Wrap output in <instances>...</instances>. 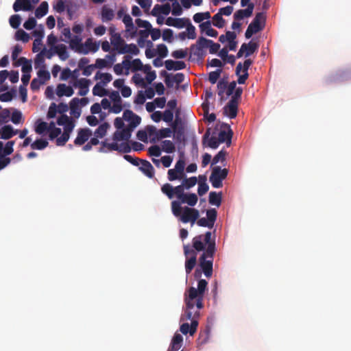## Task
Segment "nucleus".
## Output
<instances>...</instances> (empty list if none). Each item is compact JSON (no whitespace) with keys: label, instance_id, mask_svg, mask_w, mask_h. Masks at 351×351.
<instances>
[{"label":"nucleus","instance_id":"obj_1","mask_svg":"<svg viewBox=\"0 0 351 351\" xmlns=\"http://www.w3.org/2000/svg\"><path fill=\"white\" fill-rule=\"evenodd\" d=\"M192 243L197 252H203L199 258V267L204 276L210 278L213 275V259L216 252L215 239H212V232L208 231L204 234L195 236Z\"/></svg>","mask_w":351,"mask_h":351},{"label":"nucleus","instance_id":"obj_2","mask_svg":"<svg viewBox=\"0 0 351 351\" xmlns=\"http://www.w3.org/2000/svg\"><path fill=\"white\" fill-rule=\"evenodd\" d=\"M171 210L174 216L180 217L183 223L191 222L194 224L199 216V211L195 208L185 206L182 208L178 201L171 202Z\"/></svg>","mask_w":351,"mask_h":351},{"label":"nucleus","instance_id":"obj_3","mask_svg":"<svg viewBox=\"0 0 351 351\" xmlns=\"http://www.w3.org/2000/svg\"><path fill=\"white\" fill-rule=\"evenodd\" d=\"M265 22L266 14L264 12L257 13L245 31V38L249 39L253 36V34L262 31L265 28Z\"/></svg>","mask_w":351,"mask_h":351},{"label":"nucleus","instance_id":"obj_4","mask_svg":"<svg viewBox=\"0 0 351 351\" xmlns=\"http://www.w3.org/2000/svg\"><path fill=\"white\" fill-rule=\"evenodd\" d=\"M203 308L202 299L198 298L195 303H186V308L182 319L197 320L199 317V310Z\"/></svg>","mask_w":351,"mask_h":351},{"label":"nucleus","instance_id":"obj_5","mask_svg":"<svg viewBox=\"0 0 351 351\" xmlns=\"http://www.w3.org/2000/svg\"><path fill=\"white\" fill-rule=\"evenodd\" d=\"M228 174L227 169H221L219 166L214 167L209 179L212 186L216 189L222 187V181L226 178Z\"/></svg>","mask_w":351,"mask_h":351},{"label":"nucleus","instance_id":"obj_6","mask_svg":"<svg viewBox=\"0 0 351 351\" xmlns=\"http://www.w3.org/2000/svg\"><path fill=\"white\" fill-rule=\"evenodd\" d=\"M184 254L186 258L185 261V271L186 274H189L195 267L197 263V251L190 248L187 245H184Z\"/></svg>","mask_w":351,"mask_h":351},{"label":"nucleus","instance_id":"obj_7","mask_svg":"<svg viewBox=\"0 0 351 351\" xmlns=\"http://www.w3.org/2000/svg\"><path fill=\"white\" fill-rule=\"evenodd\" d=\"M252 64V60L246 59L243 64L239 62L236 66L235 73L238 75L237 82L239 84H243L249 77L248 69Z\"/></svg>","mask_w":351,"mask_h":351},{"label":"nucleus","instance_id":"obj_8","mask_svg":"<svg viewBox=\"0 0 351 351\" xmlns=\"http://www.w3.org/2000/svg\"><path fill=\"white\" fill-rule=\"evenodd\" d=\"M184 189L185 187L182 184L173 187L171 184L166 183L161 187V191L170 199H173L175 196L176 197H181L184 193Z\"/></svg>","mask_w":351,"mask_h":351},{"label":"nucleus","instance_id":"obj_9","mask_svg":"<svg viewBox=\"0 0 351 351\" xmlns=\"http://www.w3.org/2000/svg\"><path fill=\"white\" fill-rule=\"evenodd\" d=\"M241 5L242 7L247 6V8L240 9L234 12L233 16L235 21H241L252 15L254 8V4L252 1H241Z\"/></svg>","mask_w":351,"mask_h":351},{"label":"nucleus","instance_id":"obj_10","mask_svg":"<svg viewBox=\"0 0 351 351\" xmlns=\"http://www.w3.org/2000/svg\"><path fill=\"white\" fill-rule=\"evenodd\" d=\"M258 48V44L257 43L250 41L248 43H243L241 45L240 49L239 50L237 58H240L243 55L245 57H248L253 54Z\"/></svg>","mask_w":351,"mask_h":351},{"label":"nucleus","instance_id":"obj_11","mask_svg":"<svg viewBox=\"0 0 351 351\" xmlns=\"http://www.w3.org/2000/svg\"><path fill=\"white\" fill-rule=\"evenodd\" d=\"M109 97L113 103L111 108L112 112L118 114L122 111L124 106H126V105H122V99L118 91L113 90L111 92L109 95Z\"/></svg>","mask_w":351,"mask_h":351},{"label":"nucleus","instance_id":"obj_12","mask_svg":"<svg viewBox=\"0 0 351 351\" xmlns=\"http://www.w3.org/2000/svg\"><path fill=\"white\" fill-rule=\"evenodd\" d=\"M71 3L72 1H57L56 4L53 5V8L56 11L59 13L66 10L68 15L71 18L76 10L75 6H73Z\"/></svg>","mask_w":351,"mask_h":351},{"label":"nucleus","instance_id":"obj_13","mask_svg":"<svg viewBox=\"0 0 351 351\" xmlns=\"http://www.w3.org/2000/svg\"><path fill=\"white\" fill-rule=\"evenodd\" d=\"M123 118L127 121H129V125L128 128H131V130H133L134 128L137 127L141 121V119L139 116L134 114L132 110H125L123 114Z\"/></svg>","mask_w":351,"mask_h":351},{"label":"nucleus","instance_id":"obj_14","mask_svg":"<svg viewBox=\"0 0 351 351\" xmlns=\"http://www.w3.org/2000/svg\"><path fill=\"white\" fill-rule=\"evenodd\" d=\"M92 136V131L89 128H81L77 132V135L74 141V144L77 146L84 145Z\"/></svg>","mask_w":351,"mask_h":351},{"label":"nucleus","instance_id":"obj_15","mask_svg":"<svg viewBox=\"0 0 351 351\" xmlns=\"http://www.w3.org/2000/svg\"><path fill=\"white\" fill-rule=\"evenodd\" d=\"M39 1H14L13 9L15 12L19 11H32L34 8V5Z\"/></svg>","mask_w":351,"mask_h":351},{"label":"nucleus","instance_id":"obj_16","mask_svg":"<svg viewBox=\"0 0 351 351\" xmlns=\"http://www.w3.org/2000/svg\"><path fill=\"white\" fill-rule=\"evenodd\" d=\"M119 54H132V55H138L140 52L139 49L135 44H127L125 42L123 43V45L120 48H119L117 51Z\"/></svg>","mask_w":351,"mask_h":351},{"label":"nucleus","instance_id":"obj_17","mask_svg":"<svg viewBox=\"0 0 351 351\" xmlns=\"http://www.w3.org/2000/svg\"><path fill=\"white\" fill-rule=\"evenodd\" d=\"M69 47L79 53L87 54V51L83 50L84 45L82 43V38L79 36H74L70 39Z\"/></svg>","mask_w":351,"mask_h":351},{"label":"nucleus","instance_id":"obj_18","mask_svg":"<svg viewBox=\"0 0 351 351\" xmlns=\"http://www.w3.org/2000/svg\"><path fill=\"white\" fill-rule=\"evenodd\" d=\"M132 131L131 128L128 127L121 130H117L113 134L112 139L114 141H128L131 137Z\"/></svg>","mask_w":351,"mask_h":351},{"label":"nucleus","instance_id":"obj_19","mask_svg":"<svg viewBox=\"0 0 351 351\" xmlns=\"http://www.w3.org/2000/svg\"><path fill=\"white\" fill-rule=\"evenodd\" d=\"M110 32L111 34L110 43L112 45V50L117 51L125 41L119 34L114 33V29L112 27L110 28Z\"/></svg>","mask_w":351,"mask_h":351},{"label":"nucleus","instance_id":"obj_20","mask_svg":"<svg viewBox=\"0 0 351 351\" xmlns=\"http://www.w3.org/2000/svg\"><path fill=\"white\" fill-rule=\"evenodd\" d=\"M198 326V321L193 320L191 321V325L189 323H184L180 326V330L184 334L186 335L189 333L190 335H193L196 331Z\"/></svg>","mask_w":351,"mask_h":351},{"label":"nucleus","instance_id":"obj_21","mask_svg":"<svg viewBox=\"0 0 351 351\" xmlns=\"http://www.w3.org/2000/svg\"><path fill=\"white\" fill-rule=\"evenodd\" d=\"M171 12V5L169 3L164 5L156 4L151 12V14L154 16H158L160 14L168 15Z\"/></svg>","mask_w":351,"mask_h":351},{"label":"nucleus","instance_id":"obj_22","mask_svg":"<svg viewBox=\"0 0 351 351\" xmlns=\"http://www.w3.org/2000/svg\"><path fill=\"white\" fill-rule=\"evenodd\" d=\"M139 170L149 178H153L154 176V168L152 164L146 160L141 161Z\"/></svg>","mask_w":351,"mask_h":351},{"label":"nucleus","instance_id":"obj_23","mask_svg":"<svg viewBox=\"0 0 351 351\" xmlns=\"http://www.w3.org/2000/svg\"><path fill=\"white\" fill-rule=\"evenodd\" d=\"M238 105L233 101H229L226 106L223 108L224 114L230 119H234L237 115Z\"/></svg>","mask_w":351,"mask_h":351},{"label":"nucleus","instance_id":"obj_24","mask_svg":"<svg viewBox=\"0 0 351 351\" xmlns=\"http://www.w3.org/2000/svg\"><path fill=\"white\" fill-rule=\"evenodd\" d=\"M32 35L35 37V40L33 43V51L36 52V43L42 41V39L45 35L44 27L43 25H38L32 32Z\"/></svg>","mask_w":351,"mask_h":351},{"label":"nucleus","instance_id":"obj_25","mask_svg":"<svg viewBox=\"0 0 351 351\" xmlns=\"http://www.w3.org/2000/svg\"><path fill=\"white\" fill-rule=\"evenodd\" d=\"M183 343V337L179 333H175L167 351H178Z\"/></svg>","mask_w":351,"mask_h":351},{"label":"nucleus","instance_id":"obj_26","mask_svg":"<svg viewBox=\"0 0 351 351\" xmlns=\"http://www.w3.org/2000/svg\"><path fill=\"white\" fill-rule=\"evenodd\" d=\"M199 27L202 32H204L206 36L210 37H217L218 35V32L217 30L213 29L211 27L210 21H207L206 22H203L199 25Z\"/></svg>","mask_w":351,"mask_h":351},{"label":"nucleus","instance_id":"obj_27","mask_svg":"<svg viewBox=\"0 0 351 351\" xmlns=\"http://www.w3.org/2000/svg\"><path fill=\"white\" fill-rule=\"evenodd\" d=\"M74 91L71 86H66L64 84H60L56 88V94L58 97L62 96L71 97L73 95Z\"/></svg>","mask_w":351,"mask_h":351},{"label":"nucleus","instance_id":"obj_28","mask_svg":"<svg viewBox=\"0 0 351 351\" xmlns=\"http://www.w3.org/2000/svg\"><path fill=\"white\" fill-rule=\"evenodd\" d=\"M165 67L167 70H181L186 68V64L183 61H173L172 60H167L165 62Z\"/></svg>","mask_w":351,"mask_h":351},{"label":"nucleus","instance_id":"obj_29","mask_svg":"<svg viewBox=\"0 0 351 351\" xmlns=\"http://www.w3.org/2000/svg\"><path fill=\"white\" fill-rule=\"evenodd\" d=\"M210 136V129H208L203 136V143H206V140L208 138L207 146L212 149H217L220 143L218 138L215 136Z\"/></svg>","mask_w":351,"mask_h":351},{"label":"nucleus","instance_id":"obj_30","mask_svg":"<svg viewBox=\"0 0 351 351\" xmlns=\"http://www.w3.org/2000/svg\"><path fill=\"white\" fill-rule=\"evenodd\" d=\"M19 133L18 130H14L12 125H5L1 128V138L5 140L11 138Z\"/></svg>","mask_w":351,"mask_h":351},{"label":"nucleus","instance_id":"obj_31","mask_svg":"<svg viewBox=\"0 0 351 351\" xmlns=\"http://www.w3.org/2000/svg\"><path fill=\"white\" fill-rule=\"evenodd\" d=\"M88 85L89 80L86 78H81L74 84L75 86H78L80 88L78 94L81 96H84L88 93Z\"/></svg>","mask_w":351,"mask_h":351},{"label":"nucleus","instance_id":"obj_32","mask_svg":"<svg viewBox=\"0 0 351 351\" xmlns=\"http://www.w3.org/2000/svg\"><path fill=\"white\" fill-rule=\"evenodd\" d=\"M187 19L180 18L169 17L166 20V24L169 26H173L177 28H183L186 25Z\"/></svg>","mask_w":351,"mask_h":351},{"label":"nucleus","instance_id":"obj_33","mask_svg":"<svg viewBox=\"0 0 351 351\" xmlns=\"http://www.w3.org/2000/svg\"><path fill=\"white\" fill-rule=\"evenodd\" d=\"M232 134L233 133L230 129H229L228 131L221 130L218 134V139L220 143H226L227 145L230 146Z\"/></svg>","mask_w":351,"mask_h":351},{"label":"nucleus","instance_id":"obj_34","mask_svg":"<svg viewBox=\"0 0 351 351\" xmlns=\"http://www.w3.org/2000/svg\"><path fill=\"white\" fill-rule=\"evenodd\" d=\"M71 114L78 118L81 114V110L79 107V98L75 97L70 101Z\"/></svg>","mask_w":351,"mask_h":351},{"label":"nucleus","instance_id":"obj_35","mask_svg":"<svg viewBox=\"0 0 351 351\" xmlns=\"http://www.w3.org/2000/svg\"><path fill=\"white\" fill-rule=\"evenodd\" d=\"M114 16V10L104 5L101 9V20L103 22L112 21Z\"/></svg>","mask_w":351,"mask_h":351},{"label":"nucleus","instance_id":"obj_36","mask_svg":"<svg viewBox=\"0 0 351 351\" xmlns=\"http://www.w3.org/2000/svg\"><path fill=\"white\" fill-rule=\"evenodd\" d=\"M188 296L185 298V303H195L199 297V293L195 287H190Z\"/></svg>","mask_w":351,"mask_h":351},{"label":"nucleus","instance_id":"obj_37","mask_svg":"<svg viewBox=\"0 0 351 351\" xmlns=\"http://www.w3.org/2000/svg\"><path fill=\"white\" fill-rule=\"evenodd\" d=\"M199 180L197 193L199 196H202L207 193L209 189V186L206 182V178L205 176H199Z\"/></svg>","mask_w":351,"mask_h":351},{"label":"nucleus","instance_id":"obj_38","mask_svg":"<svg viewBox=\"0 0 351 351\" xmlns=\"http://www.w3.org/2000/svg\"><path fill=\"white\" fill-rule=\"evenodd\" d=\"M55 51L62 60H66L69 58V53L66 47L63 44L58 45L55 47Z\"/></svg>","mask_w":351,"mask_h":351},{"label":"nucleus","instance_id":"obj_39","mask_svg":"<svg viewBox=\"0 0 351 351\" xmlns=\"http://www.w3.org/2000/svg\"><path fill=\"white\" fill-rule=\"evenodd\" d=\"M83 50L87 51V54L90 52H96L99 49V45L96 42H93L91 38H88L84 44H83Z\"/></svg>","mask_w":351,"mask_h":351},{"label":"nucleus","instance_id":"obj_40","mask_svg":"<svg viewBox=\"0 0 351 351\" xmlns=\"http://www.w3.org/2000/svg\"><path fill=\"white\" fill-rule=\"evenodd\" d=\"M208 201L210 204L219 207L221 203V193H217L215 191L210 192L209 193Z\"/></svg>","mask_w":351,"mask_h":351},{"label":"nucleus","instance_id":"obj_41","mask_svg":"<svg viewBox=\"0 0 351 351\" xmlns=\"http://www.w3.org/2000/svg\"><path fill=\"white\" fill-rule=\"evenodd\" d=\"M48 12V4L47 1H43L42 3L36 9L35 16L40 19L47 14Z\"/></svg>","mask_w":351,"mask_h":351},{"label":"nucleus","instance_id":"obj_42","mask_svg":"<svg viewBox=\"0 0 351 351\" xmlns=\"http://www.w3.org/2000/svg\"><path fill=\"white\" fill-rule=\"evenodd\" d=\"M102 147L99 149L100 152H107L109 151H117L118 149V143L116 142L114 143H107L106 141H103L101 143Z\"/></svg>","mask_w":351,"mask_h":351},{"label":"nucleus","instance_id":"obj_43","mask_svg":"<svg viewBox=\"0 0 351 351\" xmlns=\"http://www.w3.org/2000/svg\"><path fill=\"white\" fill-rule=\"evenodd\" d=\"M181 122L180 119L176 116L175 121L172 123V129L175 132L177 139H180L182 136L184 135V129L183 128H178V125Z\"/></svg>","mask_w":351,"mask_h":351},{"label":"nucleus","instance_id":"obj_44","mask_svg":"<svg viewBox=\"0 0 351 351\" xmlns=\"http://www.w3.org/2000/svg\"><path fill=\"white\" fill-rule=\"evenodd\" d=\"M109 127L110 125L106 122L101 124L95 131V136L97 138H103L106 136Z\"/></svg>","mask_w":351,"mask_h":351},{"label":"nucleus","instance_id":"obj_45","mask_svg":"<svg viewBox=\"0 0 351 351\" xmlns=\"http://www.w3.org/2000/svg\"><path fill=\"white\" fill-rule=\"evenodd\" d=\"M162 149L166 153L171 154L176 151V146L171 141L165 140L162 142Z\"/></svg>","mask_w":351,"mask_h":351},{"label":"nucleus","instance_id":"obj_46","mask_svg":"<svg viewBox=\"0 0 351 351\" xmlns=\"http://www.w3.org/2000/svg\"><path fill=\"white\" fill-rule=\"evenodd\" d=\"M49 145V143L47 140L45 139H37L34 143L31 144V148L32 149H38L42 150L47 147Z\"/></svg>","mask_w":351,"mask_h":351},{"label":"nucleus","instance_id":"obj_47","mask_svg":"<svg viewBox=\"0 0 351 351\" xmlns=\"http://www.w3.org/2000/svg\"><path fill=\"white\" fill-rule=\"evenodd\" d=\"M210 330L208 328L205 329L203 331H200L199 337L197 339V344L202 346L207 343L209 339Z\"/></svg>","mask_w":351,"mask_h":351},{"label":"nucleus","instance_id":"obj_48","mask_svg":"<svg viewBox=\"0 0 351 351\" xmlns=\"http://www.w3.org/2000/svg\"><path fill=\"white\" fill-rule=\"evenodd\" d=\"M236 38L237 34L234 32L227 31L226 35L222 34L219 36V41L224 43L226 41L230 42V40H235Z\"/></svg>","mask_w":351,"mask_h":351},{"label":"nucleus","instance_id":"obj_49","mask_svg":"<svg viewBox=\"0 0 351 351\" xmlns=\"http://www.w3.org/2000/svg\"><path fill=\"white\" fill-rule=\"evenodd\" d=\"M213 23L214 26L218 28H222L224 26L225 20L223 19L222 15L219 12L213 16Z\"/></svg>","mask_w":351,"mask_h":351},{"label":"nucleus","instance_id":"obj_50","mask_svg":"<svg viewBox=\"0 0 351 351\" xmlns=\"http://www.w3.org/2000/svg\"><path fill=\"white\" fill-rule=\"evenodd\" d=\"M93 94L99 97H104L108 95V92L100 84H97L93 88Z\"/></svg>","mask_w":351,"mask_h":351},{"label":"nucleus","instance_id":"obj_51","mask_svg":"<svg viewBox=\"0 0 351 351\" xmlns=\"http://www.w3.org/2000/svg\"><path fill=\"white\" fill-rule=\"evenodd\" d=\"M191 55L196 57L197 59L202 58L204 56V52L195 45H192L190 47Z\"/></svg>","mask_w":351,"mask_h":351},{"label":"nucleus","instance_id":"obj_52","mask_svg":"<svg viewBox=\"0 0 351 351\" xmlns=\"http://www.w3.org/2000/svg\"><path fill=\"white\" fill-rule=\"evenodd\" d=\"M210 14L209 12H198L194 14L193 20L195 23H201L205 19H209Z\"/></svg>","mask_w":351,"mask_h":351},{"label":"nucleus","instance_id":"obj_53","mask_svg":"<svg viewBox=\"0 0 351 351\" xmlns=\"http://www.w3.org/2000/svg\"><path fill=\"white\" fill-rule=\"evenodd\" d=\"M147 130L148 136H149V137H152L151 139V142L154 143L156 141H158V130L156 128V127H154V125H148V126H147Z\"/></svg>","mask_w":351,"mask_h":351},{"label":"nucleus","instance_id":"obj_54","mask_svg":"<svg viewBox=\"0 0 351 351\" xmlns=\"http://www.w3.org/2000/svg\"><path fill=\"white\" fill-rule=\"evenodd\" d=\"M16 39L17 40H21L23 43H27L29 40V34L23 29H19L16 32Z\"/></svg>","mask_w":351,"mask_h":351},{"label":"nucleus","instance_id":"obj_55","mask_svg":"<svg viewBox=\"0 0 351 351\" xmlns=\"http://www.w3.org/2000/svg\"><path fill=\"white\" fill-rule=\"evenodd\" d=\"M101 79L104 84H106L111 82L112 77L111 74L108 73H100L97 72L95 75V79Z\"/></svg>","mask_w":351,"mask_h":351},{"label":"nucleus","instance_id":"obj_56","mask_svg":"<svg viewBox=\"0 0 351 351\" xmlns=\"http://www.w3.org/2000/svg\"><path fill=\"white\" fill-rule=\"evenodd\" d=\"M222 69H218L215 71H211L208 75L209 82L213 84H215L219 78Z\"/></svg>","mask_w":351,"mask_h":351},{"label":"nucleus","instance_id":"obj_57","mask_svg":"<svg viewBox=\"0 0 351 351\" xmlns=\"http://www.w3.org/2000/svg\"><path fill=\"white\" fill-rule=\"evenodd\" d=\"M197 182V178L195 176L191 177L189 178H185L182 181V184L185 187L186 189H189L191 187L194 186Z\"/></svg>","mask_w":351,"mask_h":351},{"label":"nucleus","instance_id":"obj_58","mask_svg":"<svg viewBox=\"0 0 351 351\" xmlns=\"http://www.w3.org/2000/svg\"><path fill=\"white\" fill-rule=\"evenodd\" d=\"M207 285H208V282L204 279H201L198 281L197 289L199 293V298H201L203 300L204 293L207 287Z\"/></svg>","mask_w":351,"mask_h":351},{"label":"nucleus","instance_id":"obj_59","mask_svg":"<svg viewBox=\"0 0 351 351\" xmlns=\"http://www.w3.org/2000/svg\"><path fill=\"white\" fill-rule=\"evenodd\" d=\"M186 24L187 37L189 39H195L196 38L195 27L190 23L189 19H187Z\"/></svg>","mask_w":351,"mask_h":351},{"label":"nucleus","instance_id":"obj_60","mask_svg":"<svg viewBox=\"0 0 351 351\" xmlns=\"http://www.w3.org/2000/svg\"><path fill=\"white\" fill-rule=\"evenodd\" d=\"M70 138V133L63 132L62 134L56 138V145L63 146L69 141Z\"/></svg>","mask_w":351,"mask_h":351},{"label":"nucleus","instance_id":"obj_61","mask_svg":"<svg viewBox=\"0 0 351 351\" xmlns=\"http://www.w3.org/2000/svg\"><path fill=\"white\" fill-rule=\"evenodd\" d=\"M70 138V133L63 132L62 134L56 138V145L63 146L69 141Z\"/></svg>","mask_w":351,"mask_h":351},{"label":"nucleus","instance_id":"obj_62","mask_svg":"<svg viewBox=\"0 0 351 351\" xmlns=\"http://www.w3.org/2000/svg\"><path fill=\"white\" fill-rule=\"evenodd\" d=\"M70 138V133L63 132L62 134L56 138V145L63 146L69 141Z\"/></svg>","mask_w":351,"mask_h":351},{"label":"nucleus","instance_id":"obj_63","mask_svg":"<svg viewBox=\"0 0 351 351\" xmlns=\"http://www.w3.org/2000/svg\"><path fill=\"white\" fill-rule=\"evenodd\" d=\"M10 25L12 27L16 29L19 27L21 19V16L19 14H14L10 16Z\"/></svg>","mask_w":351,"mask_h":351},{"label":"nucleus","instance_id":"obj_64","mask_svg":"<svg viewBox=\"0 0 351 351\" xmlns=\"http://www.w3.org/2000/svg\"><path fill=\"white\" fill-rule=\"evenodd\" d=\"M206 217L210 223L214 226L217 219V212L215 208H210L206 211Z\"/></svg>","mask_w":351,"mask_h":351}]
</instances>
